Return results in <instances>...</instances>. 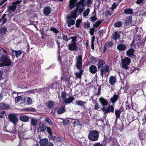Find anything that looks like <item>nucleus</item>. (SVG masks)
Wrapping results in <instances>:
<instances>
[{
    "mask_svg": "<svg viewBox=\"0 0 146 146\" xmlns=\"http://www.w3.org/2000/svg\"><path fill=\"white\" fill-rule=\"evenodd\" d=\"M76 66L78 69L80 70V71L75 72V75L76 77L80 78L83 72V70L81 69L82 67V56L81 55H79L78 56L76 60Z\"/></svg>",
    "mask_w": 146,
    "mask_h": 146,
    "instance_id": "f257e3e1",
    "label": "nucleus"
},
{
    "mask_svg": "<svg viewBox=\"0 0 146 146\" xmlns=\"http://www.w3.org/2000/svg\"><path fill=\"white\" fill-rule=\"evenodd\" d=\"M0 65L1 66H9L12 63L8 55H0Z\"/></svg>",
    "mask_w": 146,
    "mask_h": 146,
    "instance_id": "f03ea898",
    "label": "nucleus"
},
{
    "mask_svg": "<svg viewBox=\"0 0 146 146\" xmlns=\"http://www.w3.org/2000/svg\"><path fill=\"white\" fill-rule=\"evenodd\" d=\"M122 68L125 69L127 73L131 74L133 71L132 70L131 72H129V70H131V68H129L128 66L129 65L131 62V60L129 57H127L125 58L124 59L122 60Z\"/></svg>",
    "mask_w": 146,
    "mask_h": 146,
    "instance_id": "7ed1b4c3",
    "label": "nucleus"
},
{
    "mask_svg": "<svg viewBox=\"0 0 146 146\" xmlns=\"http://www.w3.org/2000/svg\"><path fill=\"white\" fill-rule=\"evenodd\" d=\"M99 136V132L96 130L90 131L88 135V139L92 141H96L98 139Z\"/></svg>",
    "mask_w": 146,
    "mask_h": 146,
    "instance_id": "20e7f679",
    "label": "nucleus"
},
{
    "mask_svg": "<svg viewBox=\"0 0 146 146\" xmlns=\"http://www.w3.org/2000/svg\"><path fill=\"white\" fill-rule=\"evenodd\" d=\"M100 75L102 77L104 76V75L106 77L108 76L110 72V68L109 66L107 65H105L104 66L100 68Z\"/></svg>",
    "mask_w": 146,
    "mask_h": 146,
    "instance_id": "39448f33",
    "label": "nucleus"
},
{
    "mask_svg": "<svg viewBox=\"0 0 146 146\" xmlns=\"http://www.w3.org/2000/svg\"><path fill=\"white\" fill-rule=\"evenodd\" d=\"M22 1V0H18L16 1L12 2L11 3L12 5L8 7L7 10L10 13L12 11H15L17 7V5L20 3Z\"/></svg>",
    "mask_w": 146,
    "mask_h": 146,
    "instance_id": "423d86ee",
    "label": "nucleus"
},
{
    "mask_svg": "<svg viewBox=\"0 0 146 146\" xmlns=\"http://www.w3.org/2000/svg\"><path fill=\"white\" fill-rule=\"evenodd\" d=\"M8 117L10 121L11 122L15 125H16L18 121V119L16 114L14 113L10 114L8 115Z\"/></svg>",
    "mask_w": 146,
    "mask_h": 146,
    "instance_id": "0eeeda50",
    "label": "nucleus"
},
{
    "mask_svg": "<svg viewBox=\"0 0 146 146\" xmlns=\"http://www.w3.org/2000/svg\"><path fill=\"white\" fill-rule=\"evenodd\" d=\"M40 146H53L52 143L51 142H48L47 138L41 139L40 141Z\"/></svg>",
    "mask_w": 146,
    "mask_h": 146,
    "instance_id": "6e6552de",
    "label": "nucleus"
},
{
    "mask_svg": "<svg viewBox=\"0 0 146 146\" xmlns=\"http://www.w3.org/2000/svg\"><path fill=\"white\" fill-rule=\"evenodd\" d=\"M21 100L23 103L25 105H30L32 104V99L29 97H25Z\"/></svg>",
    "mask_w": 146,
    "mask_h": 146,
    "instance_id": "1a4fd4ad",
    "label": "nucleus"
},
{
    "mask_svg": "<svg viewBox=\"0 0 146 146\" xmlns=\"http://www.w3.org/2000/svg\"><path fill=\"white\" fill-rule=\"evenodd\" d=\"M68 48L70 51H77V46L76 42H72L68 44Z\"/></svg>",
    "mask_w": 146,
    "mask_h": 146,
    "instance_id": "9d476101",
    "label": "nucleus"
},
{
    "mask_svg": "<svg viewBox=\"0 0 146 146\" xmlns=\"http://www.w3.org/2000/svg\"><path fill=\"white\" fill-rule=\"evenodd\" d=\"M51 11L52 9L49 6H45L43 10V13L44 15L47 16L51 13Z\"/></svg>",
    "mask_w": 146,
    "mask_h": 146,
    "instance_id": "9b49d317",
    "label": "nucleus"
},
{
    "mask_svg": "<svg viewBox=\"0 0 146 146\" xmlns=\"http://www.w3.org/2000/svg\"><path fill=\"white\" fill-rule=\"evenodd\" d=\"M74 98L73 96H70L68 98L65 99L64 100L62 101L63 103H64L65 104H70L74 101Z\"/></svg>",
    "mask_w": 146,
    "mask_h": 146,
    "instance_id": "f8f14e48",
    "label": "nucleus"
},
{
    "mask_svg": "<svg viewBox=\"0 0 146 146\" xmlns=\"http://www.w3.org/2000/svg\"><path fill=\"white\" fill-rule=\"evenodd\" d=\"M135 50L133 48H130L128 49L126 52L127 56L131 58H133L134 56H135L134 54Z\"/></svg>",
    "mask_w": 146,
    "mask_h": 146,
    "instance_id": "ddd939ff",
    "label": "nucleus"
},
{
    "mask_svg": "<svg viewBox=\"0 0 146 146\" xmlns=\"http://www.w3.org/2000/svg\"><path fill=\"white\" fill-rule=\"evenodd\" d=\"M11 52L13 56H16L17 58L20 56L22 53L21 50H15L13 49L11 50Z\"/></svg>",
    "mask_w": 146,
    "mask_h": 146,
    "instance_id": "4468645a",
    "label": "nucleus"
},
{
    "mask_svg": "<svg viewBox=\"0 0 146 146\" xmlns=\"http://www.w3.org/2000/svg\"><path fill=\"white\" fill-rule=\"evenodd\" d=\"M117 82V79L116 77L113 76H111L109 79V83L111 86H113Z\"/></svg>",
    "mask_w": 146,
    "mask_h": 146,
    "instance_id": "2eb2a0df",
    "label": "nucleus"
},
{
    "mask_svg": "<svg viewBox=\"0 0 146 146\" xmlns=\"http://www.w3.org/2000/svg\"><path fill=\"white\" fill-rule=\"evenodd\" d=\"M98 61L97 65L98 69L103 67L105 65V62L104 60L99 59Z\"/></svg>",
    "mask_w": 146,
    "mask_h": 146,
    "instance_id": "dca6fc26",
    "label": "nucleus"
},
{
    "mask_svg": "<svg viewBox=\"0 0 146 146\" xmlns=\"http://www.w3.org/2000/svg\"><path fill=\"white\" fill-rule=\"evenodd\" d=\"M75 103V104L81 106L84 110L87 109L86 108L85 106V104L86 103V102L79 100L76 101Z\"/></svg>",
    "mask_w": 146,
    "mask_h": 146,
    "instance_id": "f3484780",
    "label": "nucleus"
},
{
    "mask_svg": "<svg viewBox=\"0 0 146 146\" xmlns=\"http://www.w3.org/2000/svg\"><path fill=\"white\" fill-rule=\"evenodd\" d=\"M114 112V108L112 105H110L108 106L106 109L105 112H104V114L112 112L113 113Z\"/></svg>",
    "mask_w": 146,
    "mask_h": 146,
    "instance_id": "a211bd4d",
    "label": "nucleus"
},
{
    "mask_svg": "<svg viewBox=\"0 0 146 146\" xmlns=\"http://www.w3.org/2000/svg\"><path fill=\"white\" fill-rule=\"evenodd\" d=\"M99 101L100 103L104 106L107 105L108 102L107 100L103 97H100L99 98Z\"/></svg>",
    "mask_w": 146,
    "mask_h": 146,
    "instance_id": "6ab92c4d",
    "label": "nucleus"
},
{
    "mask_svg": "<svg viewBox=\"0 0 146 146\" xmlns=\"http://www.w3.org/2000/svg\"><path fill=\"white\" fill-rule=\"evenodd\" d=\"M19 119L20 121L25 122H28L29 121V117L25 115H20L19 116Z\"/></svg>",
    "mask_w": 146,
    "mask_h": 146,
    "instance_id": "aec40b11",
    "label": "nucleus"
},
{
    "mask_svg": "<svg viewBox=\"0 0 146 146\" xmlns=\"http://www.w3.org/2000/svg\"><path fill=\"white\" fill-rule=\"evenodd\" d=\"M10 106L9 104L4 103H0V108L3 110L9 109Z\"/></svg>",
    "mask_w": 146,
    "mask_h": 146,
    "instance_id": "412c9836",
    "label": "nucleus"
},
{
    "mask_svg": "<svg viewBox=\"0 0 146 146\" xmlns=\"http://www.w3.org/2000/svg\"><path fill=\"white\" fill-rule=\"evenodd\" d=\"M120 36L119 33L117 31H115L112 34L111 38L114 39L115 41L119 39Z\"/></svg>",
    "mask_w": 146,
    "mask_h": 146,
    "instance_id": "4be33fe9",
    "label": "nucleus"
},
{
    "mask_svg": "<svg viewBox=\"0 0 146 146\" xmlns=\"http://www.w3.org/2000/svg\"><path fill=\"white\" fill-rule=\"evenodd\" d=\"M77 13L76 11H75L73 10L71 12V15L68 16L67 18L68 19H76V18L77 17Z\"/></svg>",
    "mask_w": 146,
    "mask_h": 146,
    "instance_id": "5701e85b",
    "label": "nucleus"
},
{
    "mask_svg": "<svg viewBox=\"0 0 146 146\" xmlns=\"http://www.w3.org/2000/svg\"><path fill=\"white\" fill-rule=\"evenodd\" d=\"M90 72L92 74H95L97 72V68L94 65H92L89 68Z\"/></svg>",
    "mask_w": 146,
    "mask_h": 146,
    "instance_id": "b1692460",
    "label": "nucleus"
},
{
    "mask_svg": "<svg viewBox=\"0 0 146 146\" xmlns=\"http://www.w3.org/2000/svg\"><path fill=\"white\" fill-rule=\"evenodd\" d=\"M66 111L65 106H61L58 108L57 110V113L58 114L63 113Z\"/></svg>",
    "mask_w": 146,
    "mask_h": 146,
    "instance_id": "393cba45",
    "label": "nucleus"
},
{
    "mask_svg": "<svg viewBox=\"0 0 146 146\" xmlns=\"http://www.w3.org/2000/svg\"><path fill=\"white\" fill-rule=\"evenodd\" d=\"M119 98V95H116V94H115L113 97L111 98L110 100L112 103L114 104L118 100Z\"/></svg>",
    "mask_w": 146,
    "mask_h": 146,
    "instance_id": "a878e982",
    "label": "nucleus"
},
{
    "mask_svg": "<svg viewBox=\"0 0 146 146\" xmlns=\"http://www.w3.org/2000/svg\"><path fill=\"white\" fill-rule=\"evenodd\" d=\"M7 31V28L5 26L3 27L0 29V36L2 37L5 35Z\"/></svg>",
    "mask_w": 146,
    "mask_h": 146,
    "instance_id": "bb28decb",
    "label": "nucleus"
},
{
    "mask_svg": "<svg viewBox=\"0 0 146 146\" xmlns=\"http://www.w3.org/2000/svg\"><path fill=\"white\" fill-rule=\"evenodd\" d=\"M77 1V0H70L69 7L71 9H72L75 6Z\"/></svg>",
    "mask_w": 146,
    "mask_h": 146,
    "instance_id": "cd10ccee",
    "label": "nucleus"
},
{
    "mask_svg": "<svg viewBox=\"0 0 146 146\" xmlns=\"http://www.w3.org/2000/svg\"><path fill=\"white\" fill-rule=\"evenodd\" d=\"M59 84L58 82H56L50 84L49 87L52 89H56L59 87Z\"/></svg>",
    "mask_w": 146,
    "mask_h": 146,
    "instance_id": "c85d7f7f",
    "label": "nucleus"
},
{
    "mask_svg": "<svg viewBox=\"0 0 146 146\" xmlns=\"http://www.w3.org/2000/svg\"><path fill=\"white\" fill-rule=\"evenodd\" d=\"M45 104L48 109H50L54 106V103L53 101L51 100L46 102Z\"/></svg>",
    "mask_w": 146,
    "mask_h": 146,
    "instance_id": "c756f323",
    "label": "nucleus"
},
{
    "mask_svg": "<svg viewBox=\"0 0 146 146\" xmlns=\"http://www.w3.org/2000/svg\"><path fill=\"white\" fill-rule=\"evenodd\" d=\"M126 47L125 44H118L117 47V49L120 51H124L126 49Z\"/></svg>",
    "mask_w": 146,
    "mask_h": 146,
    "instance_id": "7c9ffc66",
    "label": "nucleus"
},
{
    "mask_svg": "<svg viewBox=\"0 0 146 146\" xmlns=\"http://www.w3.org/2000/svg\"><path fill=\"white\" fill-rule=\"evenodd\" d=\"M132 21V17L131 16H129L127 17L125 20V23L126 24L128 25H130Z\"/></svg>",
    "mask_w": 146,
    "mask_h": 146,
    "instance_id": "2f4dec72",
    "label": "nucleus"
},
{
    "mask_svg": "<svg viewBox=\"0 0 146 146\" xmlns=\"http://www.w3.org/2000/svg\"><path fill=\"white\" fill-rule=\"evenodd\" d=\"M124 13L127 15L129 14H132L134 13V12L132 9L127 8L124 9Z\"/></svg>",
    "mask_w": 146,
    "mask_h": 146,
    "instance_id": "473e14b6",
    "label": "nucleus"
},
{
    "mask_svg": "<svg viewBox=\"0 0 146 146\" xmlns=\"http://www.w3.org/2000/svg\"><path fill=\"white\" fill-rule=\"evenodd\" d=\"M47 127L45 125L42 123L40 126L39 125V128L40 132H43L45 131Z\"/></svg>",
    "mask_w": 146,
    "mask_h": 146,
    "instance_id": "72a5a7b5",
    "label": "nucleus"
},
{
    "mask_svg": "<svg viewBox=\"0 0 146 146\" xmlns=\"http://www.w3.org/2000/svg\"><path fill=\"white\" fill-rule=\"evenodd\" d=\"M121 112V111H120L119 110H116L115 111V115L116 118H115V121H116L117 119L119 118L120 116V113Z\"/></svg>",
    "mask_w": 146,
    "mask_h": 146,
    "instance_id": "f704fd0d",
    "label": "nucleus"
},
{
    "mask_svg": "<svg viewBox=\"0 0 146 146\" xmlns=\"http://www.w3.org/2000/svg\"><path fill=\"white\" fill-rule=\"evenodd\" d=\"M22 110L26 111L35 112L36 111V109L30 107L23 109H22Z\"/></svg>",
    "mask_w": 146,
    "mask_h": 146,
    "instance_id": "c9c22d12",
    "label": "nucleus"
},
{
    "mask_svg": "<svg viewBox=\"0 0 146 146\" xmlns=\"http://www.w3.org/2000/svg\"><path fill=\"white\" fill-rule=\"evenodd\" d=\"M75 23V21L71 19H70L67 21L68 26L70 27L74 25Z\"/></svg>",
    "mask_w": 146,
    "mask_h": 146,
    "instance_id": "e433bc0d",
    "label": "nucleus"
},
{
    "mask_svg": "<svg viewBox=\"0 0 146 146\" xmlns=\"http://www.w3.org/2000/svg\"><path fill=\"white\" fill-rule=\"evenodd\" d=\"M66 93L65 91H62L61 92V97L63 100L66 99Z\"/></svg>",
    "mask_w": 146,
    "mask_h": 146,
    "instance_id": "4c0bfd02",
    "label": "nucleus"
},
{
    "mask_svg": "<svg viewBox=\"0 0 146 146\" xmlns=\"http://www.w3.org/2000/svg\"><path fill=\"white\" fill-rule=\"evenodd\" d=\"M122 25V22L117 21L114 23V26L115 28H118L121 27Z\"/></svg>",
    "mask_w": 146,
    "mask_h": 146,
    "instance_id": "58836bf2",
    "label": "nucleus"
},
{
    "mask_svg": "<svg viewBox=\"0 0 146 146\" xmlns=\"http://www.w3.org/2000/svg\"><path fill=\"white\" fill-rule=\"evenodd\" d=\"M31 123L32 125L35 126L37 125V121L35 118H33L31 119Z\"/></svg>",
    "mask_w": 146,
    "mask_h": 146,
    "instance_id": "ea45409f",
    "label": "nucleus"
},
{
    "mask_svg": "<svg viewBox=\"0 0 146 146\" xmlns=\"http://www.w3.org/2000/svg\"><path fill=\"white\" fill-rule=\"evenodd\" d=\"M90 11V9L89 8H88L86 9L83 13V16L84 17L87 16L89 14Z\"/></svg>",
    "mask_w": 146,
    "mask_h": 146,
    "instance_id": "a19ab883",
    "label": "nucleus"
},
{
    "mask_svg": "<svg viewBox=\"0 0 146 146\" xmlns=\"http://www.w3.org/2000/svg\"><path fill=\"white\" fill-rule=\"evenodd\" d=\"M82 22V20L78 19H77L76 23V27L77 28H79L80 27V25Z\"/></svg>",
    "mask_w": 146,
    "mask_h": 146,
    "instance_id": "79ce46f5",
    "label": "nucleus"
},
{
    "mask_svg": "<svg viewBox=\"0 0 146 146\" xmlns=\"http://www.w3.org/2000/svg\"><path fill=\"white\" fill-rule=\"evenodd\" d=\"M45 121L50 125L53 124L52 121L49 117H46L45 118Z\"/></svg>",
    "mask_w": 146,
    "mask_h": 146,
    "instance_id": "37998d69",
    "label": "nucleus"
},
{
    "mask_svg": "<svg viewBox=\"0 0 146 146\" xmlns=\"http://www.w3.org/2000/svg\"><path fill=\"white\" fill-rule=\"evenodd\" d=\"M102 22V21L99 20L95 23V24L93 25V27H98Z\"/></svg>",
    "mask_w": 146,
    "mask_h": 146,
    "instance_id": "c03bdc74",
    "label": "nucleus"
},
{
    "mask_svg": "<svg viewBox=\"0 0 146 146\" xmlns=\"http://www.w3.org/2000/svg\"><path fill=\"white\" fill-rule=\"evenodd\" d=\"M91 59L92 62L93 64L96 63L98 61V59L94 56H92L91 57Z\"/></svg>",
    "mask_w": 146,
    "mask_h": 146,
    "instance_id": "a18cd8bd",
    "label": "nucleus"
},
{
    "mask_svg": "<svg viewBox=\"0 0 146 146\" xmlns=\"http://www.w3.org/2000/svg\"><path fill=\"white\" fill-rule=\"evenodd\" d=\"M46 129H47V132L49 135L50 136H52L53 133L50 128V127H47Z\"/></svg>",
    "mask_w": 146,
    "mask_h": 146,
    "instance_id": "49530a36",
    "label": "nucleus"
},
{
    "mask_svg": "<svg viewBox=\"0 0 146 146\" xmlns=\"http://www.w3.org/2000/svg\"><path fill=\"white\" fill-rule=\"evenodd\" d=\"M62 139L60 136H58L57 137L56 140L55 141V142H58L62 143Z\"/></svg>",
    "mask_w": 146,
    "mask_h": 146,
    "instance_id": "de8ad7c7",
    "label": "nucleus"
},
{
    "mask_svg": "<svg viewBox=\"0 0 146 146\" xmlns=\"http://www.w3.org/2000/svg\"><path fill=\"white\" fill-rule=\"evenodd\" d=\"M70 122V120L68 119H63L62 121V123L64 126L66 125Z\"/></svg>",
    "mask_w": 146,
    "mask_h": 146,
    "instance_id": "09e8293b",
    "label": "nucleus"
},
{
    "mask_svg": "<svg viewBox=\"0 0 146 146\" xmlns=\"http://www.w3.org/2000/svg\"><path fill=\"white\" fill-rule=\"evenodd\" d=\"M117 5L115 3H114L112 5V6L110 7V9H112L113 11L114 9H116L117 7Z\"/></svg>",
    "mask_w": 146,
    "mask_h": 146,
    "instance_id": "8fccbe9b",
    "label": "nucleus"
},
{
    "mask_svg": "<svg viewBox=\"0 0 146 146\" xmlns=\"http://www.w3.org/2000/svg\"><path fill=\"white\" fill-rule=\"evenodd\" d=\"M90 24L89 22L87 21V23H86V22L85 23L84 25V28L86 29L87 28H89L90 27Z\"/></svg>",
    "mask_w": 146,
    "mask_h": 146,
    "instance_id": "3c124183",
    "label": "nucleus"
},
{
    "mask_svg": "<svg viewBox=\"0 0 146 146\" xmlns=\"http://www.w3.org/2000/svg\"><path fill=\"white\" fill-rule=\"evenodd\" d=\"M100 108V104L98 103V102H96L94 108V109L96 110H98V109Z\"/></svg>",
    "mask_w": 146,
    "mask_h": 146,
    "instance_id": "603ef678",
    "label": "nucleus"
},
{
    "mask_svg": "<svg viewBox=\"0 0 146 146\" xmlns=\"http://www.w3.org/2000/svg\"><path fill=\"white\" fill-rule=\"evenodd\" d=\"M50 30L56 33H57L59 32V31L54 27L51 28Z\"/></svg>",
    "mask_w": 146,
    "mask_h": 146,
    "instance_id": "864d4df0",
    "label": "nucleus"
},
{
    "mask_svg": "<svg viewBox=\"0 0 146 146\" xmlns=\"http://www.w3.org/2000/svg\"><path fill=\"white\" fill-rule=\"evenodd\" d=\"M90 31L89 33L90 35L92 36L94 35V33L95 32V29L94 28H91L90 29Z\"/></svg>",
    "mask_w": 146,
    "mask_h": 146,
    "instance_id": "5fc2aeb1",
    "label": "nucleus"
},
{
    "mask_svg": "<svg viewBox=\"0 0 146 146\" xmlns=\"http://www.w3.org/2000/svg\"><path fill=\"white\" fill-rule=\"evenodd\" d=\"M62 37L64 40L66 41L67 42H68L69 40V39L66 35L63 34L62 35Z\"/></svg>",
    "mask_w": 146,
    "mask_h": 146,
    "instance_id": "6e6d98bb",
    "label": "nucleus"
},
{
    "mask_svg": "<svg viewBox=\"0 0 146 146\" xmlns=\"http://www.w3.org/2000/svg\"><path fill=\"white\" fill-rule=\"evenodd\" d=\"M90 19H91L90 21L92 22L95 21L97 20V18L96 17V15L92 17H90Z\"/></svg>",
    "mask_w": 146,
    "mask_h": 146,
    "instance_id": "4d7b16f0",
    "label": "nucleus"
},
{
    "mask_svg": "<svg viewBox=\"0 0 146 146\" xmlns=\"http://www.w3.org/2000/svg\"><path fill=\"white\" fill-rule=\"evenodd\" d=\"M77 36H73L71 37L72 40L71 41L72 42H76L77 41Z\"/></svg>",
    "mask_w": 146,
    "mask_h": 146,
    "instance_id": "13d9d810",
    "label": "nucleus"
},
{
    "mask_svg": "<svg viewBox=\"0 0 146 146\" xmlns=\"http://www.w3.org/2000/svg\"><path fill=\"white\" fill-rule=\"evenodd\" d=\"M2 52L3 53H1V52H0V55H8V54L7 51L4 48H3V51Z\"/></svg>",
    "mask_w": 146,
    "mask_h": 146,
    "instance_id": "bf43d9fd",
    "label": "nucleus"
},
{
    "mask_svg": "<svg viewBox=\"0 0 146 146\" xmlns=\"http://www.w3.org/2000/svg\"><path fill=\"white\" fill-rule=\"evenodd\" d=\"M73 123L74 124V125H79L80 124V121L79 120L77 119V120L75 121L74 122H73Z\"/></svg>",
    "mask_w": 146,
    "mask_h": 146,
    "instance_id": "052dcab7",
    "label": "nucleus"
},
{
    "mask_svg": "<svg viewBox=\"0 0 146 146\" xmlns=\"http://www.w3.org/2000/svg\"><path fill=\"white\" fill-rule=\"evenodd\" d=\"M60 54H59V55L58 56V61L59 62L60 64L62 66H63V63L62 62V59L61 58L60 56Z\"/></svg>",
    "mask_w": 146,
    "mask_h": 146,
    "instance_id": "680f3d73",
    "label": "nucleus"
},
{
    "mask_svg": "<svg viewBox=\"0 0 146 146\" xmlns=\"http://www.w3.org/2000/svg\"><path fill=\"white\" fill-rule=\"evenodd\" d=\"M3 72L2 70H0V80H2L4 78L2 76L3 75Z\"/></svg>",
    "mask_w": 146,
    "mask_h": 146,
    "instance_id": "e2e57ef3",
    "label": "nucleus"
},
{
    "mask_svg": "<svg viewBox=\"0 0 146 146\" xmlns=\"http://www.w3.org/2000/svg\"><path fill=\"white\" fill-rule=\"evenodd\" d=\"M107 44L108 46V47H110L112 46L113 44V42L112 41H110V42H108L107 43Z\"/></svg>",
    "mask_w": 146,
    "mask_h": 146,
    "instance_id": "0e129e2a",
    "label": "nucleus"
},
{
    "mask_svg": "<svg viewBox=\"0 0 146 146\" xmlns=\"http://www.w3.org/2000/svg\"><path fill=\"white\" fill-rule=\"evenodd\" d=\"M105 15L106 16L111 15L110 11L109 10H107L105 12Z\"/></svg>",
    "mask_w": 146,
    "mask_h": 146,
    "instance_id": "69168bd1",
    "label": "nucleus"
},
{
    "mask_svg": "<svg viewBox=\"0 0 146 146\" xmlns=\"http://www.w3.org/2000/svg\"><path fill=\"white\" fill-rule=\"evenodd\" d=\"M85 1V0H81L78 3L80 5L82 6H84V3Z\"/></svg>",
    "mask_w": 146,
    "mask_h": 146,
    "instance_id": "338daca9",
    "label": "nucleus"
},
{
    "mask_svg": "<svg viewBox=\"0 0 146 146\" xmlns=\"http://www.w3.org/2000/svg\"><path fill=\"white\" fill-rule=\"evenodd\" d=\"M93 146H103L99 143H96L93 145Z\"/></svg>",
    "mask_w": 146,
    "mask_h": 146,
    "instance_id": "774afa93",
    "label": "nucleus"
}]
</instances>
